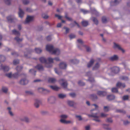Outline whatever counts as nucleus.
Masks as SVG:
<instances>
[{"mask_svg":"<svg viewBox=\"0 0 130 130\" xmlns=\"http://www.w3.org/2000/svg\"><path fill=\"white\" fill-rule=\"evenodd\" d=\"M46 50L52 54L58 55L60 53V51L58 48L54 49L51 45H47L46 46Z\"/></svg>","mask_w":130,"mask_h":130,"instance_id":"obj_1","label":"nucleus"},{"mask_svg":"<svg viewBox=\"0 0 130 130\" xmlns=\"http://www.w3.org/2000/svg\"><path fill=\"white\" fill-rule=\"evenodd\" d=\"M95 106V108L92 109L90 111L91 114L88 115V116L89 117H92L93 118H98L99 117L98 113L97 112H94L96 110V109L98 107V106L96 104L93 105Z\"/></svg>","mask_w":130,"mask_h":130,"instance_id":"obj_2","label":"nucleus"},{"mask_svg":"<svg viewBox=\"0 0 130 130\" xmlns=\"http://www.w3.org/2000/svg\"><path fill=\"white\" fill-rule=\"evenodd\" d=\"M59 82L61 85L64 88L67 87V84L66 80L64 79H61L59 80Z\"/></svg>","mask_w":130,"mask_h":130,"instance_id":"obj_3","label":"nucleus"},{"mask_svg":"<svg viewBox=\"0 0 130 130\" xmlns=\"http://www.w3.org/2000/svg\"><path fill=\"white\" fill-rule=\"evenodd\" d=\"M28 82V81L25 78L21 79L19 81V83L22 85H25L27 84Z\"/></svg>","mask_w":130,"mask_h":130,"instance_id":"obj_4","label":"nucleus"},{"mask_svg":"<svg viewBox=\"0 0 130 130\" xmlns=\"http://www.w3.org/2000/svg\"><path fill=\"white\" fill-rule=\"evenodd\" d=\"M56 100V98L53 96L47 98V100L48 102L51 104L55 103Z\"/></svg>","mask_w":130,"mask_h":130,"instance_id":"obj_5","label":"nucleus"},{"mask_svg":"<svg viewBox=\"0 0 130 130\" xmlns=\"http://www.w3.org/2000/svg\"><path fill=\"white\" fill-rule=\"evenodd\" d=\"M113 48H118L119 50L121 51L123 53H124L125 52L124 50L119 45L115 43H114Z\"/></svg>","mask_w":130,"mask_h":130,"instance_id":"obj_6","label":"nucleus"},{"mask_svg":"<svg viewBox=\"0 0 130 130\" xmlns=\"http://www.w3.org/2000/svg\"><path fill=\"white\" fill-rule=\"evenodd\" d=\"M34 17L28 15L27 16L26 21L24 22V24H26L28 23L29 22L32 21Z\"/></svg>","mask_w":130,"mask_h":130,"instance_id":"obj_7","label":"nucleus"},{"mask_svg":"<svg viewBox=\"0 0 130 130\" xmlns=\"http://www.w3.org/2000/svg\"><path fill=\"white\" fill-rule=\"evenodd\" d=\"M7 19L8 22H12L14 19H16L12 15L7 17Z\"/></svg>","mask_w":130,"mask_h":130,"instance_id":"obj_8","label":"nucleus"},{"mask_svg":"<svg viewBox=\"0 0 130 130\" xmlns=\"http://www.w3.org/2000/svg\"><path fill=\"white\" fill-rule=\"evenodd\" d=\"M59 66L60 68L63 69H66L67 65L66 63L62 62L59 64Z\"/></svg>","mask_w":130,"mask_h":130,"instance_id":"obj_9","label":"nucleus"},{"mask_svg":"<svg viewBox=\"0 0 130 130\" xmlns=\"http://www.w3.org/2000/svg\"><path fill=\"white\" fill-rule=\"evenodd\" d=\"M111 70L113 73H117L119 72L120 69L118 67H114L111 68Z\"/></svg>","mask_w":130,"mask_h":130,"instance_id":"obj_10","label":"nucleus"},{"mask_svg":"<svg viewBox=\"0 0 130 130\" xmlns=\"http://www.w3.org/2000/svg\"><path fill=\"white\" fill-rule=\"evenodd\" d=\"M97 94L101 96H104L106 95V93L103 91H98L97 93Z\"/></svg>","mask_w":130,"mask_h":130,"instance_id":"obj_11","label":"nucleus"},{"mask_svg":"<svg viewBox=\"0 0 130 130\" xmlns=\"http://www.w3.org/2000/svg\"><path fill=\"white\" fill-rule=\"evenodd\" d=\"M35 68L40 71H43L44 70L43 67L41 64H38Z\"/></svg>","mask_w":130,"mask_h":130,"instance_id":"obj_12","label":"nucleus"},{"mask_svg":"<svg viewBox=\"0 0 130 130\" xmlns=\"http://www.w3.org/2000/svg\"><path fill=\"white\" fill-rule=\"evenodd\" d=\"M94 61V59H91L90 61L87 64L88 67L89 68L91 67L93 64Z\"/></svg>","mask_w":130,"mask_h":130,"instance_id":"obj_13","label":"nucleus"},{"mask_svg":"<svg viewBox=\"0 0 130 130\" xmlns=\"http://www.w3.org/2000/svg\"><path fill=\"white\" fill-rule=\"evenodd\" d=\"M116 86L117 87L120 88L122 87L123 88L125 87V85L124 84H122L120 82H118L116 84Z\"/></svg>","mask_w":130,"mask_h":130,"instance_id":"obj_14","label":"nucleus"},{"mask_svg":"<svg viewBox=\"0 0 130 130\" xmlns=\"http://www.w3.org/2000/svg\"><path fill=\"white\" fill-rule=\"evenodd\" d=\"M67 103L68 105L71 107H73L76 104V103L74 101H68Z\"/></svg>","mask_w":130,"mask_h":130,"instance_id":"obj_15","label":"nucleus"},{"mask_svg":"<svg viewBox=\"0 0 130 130\" xmlns=\"http://www.w3.org/2000/svg\"><path fill=\"white\" fill-rule=\"evenodd\" d=\"M118 59V57L117 55H115L111 57L110 58V59L112 61L117 60Z\"/></svg>","mask_w":130,"mask_h":130,"instance_id":"obj_16","label":"nucleus"},{"mask_svg":"<svg viewBox=\"0 0 130 130\" xmlns=\"http://www.w3.org/2000/svg\"><path fill=\"white\" fill-rule=\"evenodd\" d=\"M100 64L98 62H97L96 63L95 66L93 67L92 70H96L100 67Z\"/></svg>","mask_w":130,"mask_h":130,"instance_id":"obj_17","label":"nucleus"},{"mask_svg":"<svg viewBox=\"0 0 130 130\" xmlns=\"http://www.w3.org/2000/svg\"><path fill=\"white\" fill-rule=\"evenodd\" d=\"M109 124H104L103 125V127L106 130H111V128L108 126Z\"/></svg>","mask_w":130,"mask_h":130,"instance_id":"obj_18","label":"nucleus"},{"mask_svg":"<svg viewBox=\"0 0 130 130\" xmlns=\"http://www.w3.org/2000/svg\"><path fill=\"white\" fill-rule=\"evenodd\" d=\"M24 13L23 11L20 8H19V16L21 18L23 17Z\"/></svg>","mask_w":130,"mask_h":130,"instance_id":"obj_19","label":"nucleus"},{"mask_svg":"<svg viewBox=\"0 0 130 130\" xmlns=\"http://www.w3.org/2000/svg\"><path fill=\"white\" fill-rule=\"evenodd\" d=\"M120 2V0H115L114 2H111L110 4L111 5H115L118 4Z\"/></svg>","mask_w":130,"mask_h":130,"instance_id":"obj_20","label":"nucleus"},{"mask_svg":"<svg viewBox=\"0 0 130 130\" xmlns=\"http://www.w3.org/2000/svg\"><path fill=\"white\" fill-rule=\"evenodd\" d=\"M115 96L113 95H108L107 97V99L109 100H111L114 99Z\"/></svg>","mask_w":130,"mask_h":130,"instance_id":"obj_21","label":"nucleus"},{"mask_svg":"<svg viewBox=\"0 0 130 130\" xmlns=\"http://www.w3.org/2000/svg\"><path fill=\"white\" fill-rule=\"evenodd\" d=\"M22 120L27 123H29L30 121V119L26 117L24 118Z\"/></svg>","mask_w":130,"mask_h":130,"instance_id":"obj_22","label":"nucleus"},{"mask_svg":"<svg viewBox=\"0 0 130 130\" xmlns=\"http://www.w3.org/2000/svg\"><path fill=\"white\" fill-rule=\"evenodd\" d=\"M39 59L40 62L42 63H46V59L43 57H40L39 58Z\"/></svg>","mask_w":130,"mask_h":130,"instance_id":"obj_23","label":"nucleus"},{"mask_svg":"<svg viewBox=\"0 0 130 130\" xmlns=\"http://www.w3.org/2000/svg\"><path fill=\"white\" fill-rule=\"evenodd\" d=\"M12 33L13 34H14V35L17 36H20V32L17 31L15 29H14L12 31Z\"/></svg>","mask_w":130,"mask_h":130,"instance_id":"obj_24","label":"nucleus"},{"mask_svg":"<svg viewBox=\"0 0 130 130\" xmlns=\"http://www.w3.org/2000/svg\"><path fill=\"white\" fill-rule=\"evenodd\" d=\"M50 87L52 89L56 91L58 90L59 89V88L58 87H57L56 86H50Z\"/></svg>","mask_w":130,"mask_h":130,"instance_id":"obj_25","label":"nucleus"},{"mask_svg":"<svg viewBox=\"0 0 130 130\" xmlns=\"http://www.w3.org/2000/svg\"><path fill=\"white\" fill-rule=\"evenodd\" d=\"M91 98L93 100H95L98 99V97L96 94H93L91 95Z\"/></svg>","mask_w":130,"mask_h":130,"instance_id":"obj_26","label":"nucleus"},{"mask_svg":"<svg viewBox=\"0 0 130 130\" xmlns=\"http://www.w3.org/2000/svg\"><path fill=\"white\" fill-rule=\"evenodd\" d=\"M56 81V79L54 78H50L48 80V81L50 83H54Z\"/></svg>","mask_w":130,"mask_h":130,"instance_id":"obj_27","label":"nucleus"},{"mask_svg":"<svg viewBox=\"0 0 130 130\" xmlns=\"http://www.w3.org/2000/svg\"><path fill=\"white\" fill-rule=\"evenodd\" d=\"M58 97L60 99H63L66 97V95L65 94H60L58 95Z\"/></svg>","mask_w":130,"mask_h":130,"instance_id":"obj_28","label":"nucleus"},{"mask_svg":"<svg viewBox=\"0 0 130 130\" xmlns=\"http://www.w3.org/2000/svg\"><path fill=\"white\" fill-rule=\"evenodd\" d=\"M92 19L93 21L95 24L97 25L98 24V21L96 18L94 17H92Z\"/></svg>","mask_w":130,"mask_h":130,"instance_id":"obj_29","label":"nucleus"},{"mask_svg":"<svg viewBox=\"0 0 130 130\" xmlns=\"http://www.w3.org/2000/svg\"><path fill=\"white\" fill-rule=\"evenodd\" d=\"M2 69H3L5 71H8L9 70L10 68L8 66H3Z\"/></svg>","mask_w":130,"mask_h":130,"instance_id":"obj_30","label":"nucleus"},{"mask_svg":"<svg viewBox=\"0 0 130 130\" xmlns=\"http://www.w3.org/2000/svg\"><path fill=\"white\" fill-rule=\"evenodd\" d=\"M121 79L124 81H127L128 80V77L127 76H122L120 77Z\"/></svg>","mask_w":130,"mask_h":130,"instance_id":"obj_31","label":"nucleus"},{"mask_svg":"<svg viewBox=\"0 0 130 130\" xmlns=\"http://www.w3.org/2000/svg\"><path fill=\"white\" fill-rule=\"evenodd\" d=\"M60 117L61 118L60 119H66L68 118V116L66 115L63 114L60 115Z\"/></svg>","mask_w":130,"mask_h":130,"instance_id":"obj_32","label":"nucleus"},{"mask_svg":"<svg viewBox=\"0 0 130 130\" xmlns=\"http://www.w3.org/2000/svg\"><path fill=\"white\" fill-rule=\"evenodd\" d=\"M116 111L118 113H125V111L122 109H118L116 110Z\"/></svg>","mask_w":130,"mask_h":130,"instance_id":"obj_33","label":"nucleus"},{"mask_svg":"<svg viewBox=\"0 0 130 130\" xmlns=\"http://www.w3.org/2000/svg\"><path fill=\"white\" fill-rule=\"evenodd\" d=\"M83 26L86 27L88 25V22L86 21H83L82 22Z\"/></svg>","mask_w":130,"mask_h":130,"instance_id":"obj_34","label":"nucleus"},{"mask_svg":"<svg viewBox=\"0 0 130 130\" xmlns=\"http://www.w3.org/2000/svg\"><path fill=\"white\" fill-rule=\"evenodd\" d=\"M110 108L109 106H105L104 107V110L105 112H107L110 110Z\"/></svg>","mask_w":130,"mask_h":130,"instance_id":"obj_35","label":"nucleus"},{"mask_svg":"<svg viewBox=\"0 0 130 130\" xmlns=\"http://www.w3.org/2000/svg\"><path fill=\"white\" fill-rule=\"evenodd\" d=\"M23 67L21 66H18L16 68V69L18 72H20L21 70L22 69Z\"/></svg>","mask_w":130,"mask_h":130,"instance_id":"obj_36","label":"nucleus"},{"mask_svg":"<svg viewBox=\"0 0 130 130\" xmlns=\"http://www.w3.org/2000/svg\"><path fill=\"white\" fill-rule=\"evenodd\" d=\"M35 50L36 53H40L42 52V50L39 48H36Z\"/></svg>","mask_w":130,"mask_h":130,"instance_id":"obj_37","label":"nucleus"},{"mask_svg":"<svg viewBox=\"0 0 130 130\" xmlns=\"http://www.w3.org/2000/svg\"><path fill=\"white\" fill-rule=\"evenodd\" d=\"M67 15H68L67 13H65V18L69 21H72V19L71 18L68 17V16Z\"/></svg>","mask_w":130,"mask_h":130,"instance_id":"obj_38","label":"nucleus"},{"mask_svg":"<svg viewBox=\"0 0 130 130\" xmlns=\"http://www.w3.org/2000/svg\"><path fill=\"white\" fill-rule=\"evenodd\" d=\"M19 75L18 72L13 74L12 75V77L15 78H17L18 77Z\"/></svg>","mask_w":130,"mask_h":130,"instance_id":"obj_39","label":"nucleus"},{"mask_svg":"<svg viewBox=\"0 0 130 130\" xmlns=\"http://www.w3.org/2000/svg\"><path fill=\"white\" fill-rule=\"evenodd\" d=\"M26 94L28 95H31L33 94V92L30 91H25Z\"/></svg>","mask_w":130,"mask_h":130,"instance_id":"obj_40","label":"nucleus"},{"mask_svg":"<svg viewBox=\"0 0 130 130\" xmlns=\"http://www.w3.org/2000/svg\"><path fill=\"white\" fill-rule=\"evenodd\" d=\"M5 60V57L2 55L0 56V61L1 62H4Z\"/></svg>","mask_w":130,"mask_h":130,"instance_id":"obj_41","label":"nucleus"},{"mask_svg":"<svg viewBox=\"0 0 130 130\" xmlns=\"http://www.w3.org/2000/svg\"><path fill=\"white\" fill-rule=\"evenodd\" d=\"M106 122L112 123V122L113 121L111 118H107L106 120Z\"/></svg>","mask_w":130,"mask_h":130,"instance_id":"obj_42","label":"nucleus"},{"mask_svg":"<svg viewBox=\"0 0 130 130\" xmlns=\"http://www.w3.org/2000/svg\"><path fill=\"white\" fill-rule=\"evenodd\" d=\"M14 39L17 41L18 42H20L22 41V39H21L20 38L18 37H17L15 38Z\"/></svg>","mask_w":130,"mask_h":130,"instance_id":"obj_43","label":"nucleus"},{"mask_svg":"<svg viewBox=\"0 0 130 130\" xmlns=\"http://www.w3.org/2000/svg\"><path fill=\"white\" fill-rule=\"evenodd\" d=\"M70 62L72 63L75 64L77 63L78 62V61L76 59H74L73 60H70Z\"/></svg>","mask_w":130,"mask_h":130,"instance_id":"obj_44","label":"nucleus"},{"mask_svg":"<svg viewBox=\"0 0 130 130\" xmlns=\"http://www.w3.org/2000/svg\"><path fill=\"white\" fill-rule=\"evenodd\" d=\"M81 11L84 14H86L89 13V11H88L84 9H81Z\"/></svg>","mask_w":130,"mask_h":130,"instance_id":"obj_45","label":"nucleus"},{"mask_svg":"<svg viewBox=\"0 0 130 130\" xmlns=\"http://www.w3.org/2000/svg\"><path fill=\"white\" fill-rule=\"evenodd\" d=\"M128 99V95H125L122 97V99L124 101L127 100Z\"/></svg>","mask_w":130,"mask_h":130,"instance_id":"obj_46","label":"nucleus"},{"mask_svg":"<svg viewBox=\"0 0 130 130\" xmlns=\"http://www.w3.org/2000/svg\"><path fill=\"white\" fill-rule=\"evenodd\" d=\"M66 120L65 119H60V122L61 123L66 124Z\"/></svg>","mask_w":130,"mask_h":130,"instance_id":"obj_47","label":"nucleus"},{"mask_svg":"<svg viewBox=\"0 0 130 130\" xmlns=\"http://www.w3.org/2000/svg\"><path fill=\"white\" fill-rule=\"evenodd\" d=\"M12 75L11 72L7 73L5 74V75L9 78H11L12 77Z\"/></svg>","mask_w":130,"mask_h":130,"instance_id":"obj_48","label":"nucleus"},{"mask_svg":"<svg viewBox=\"0 0 130 130\" xmlns=\"http://www.w3.org/2000/svg\"><path fill=\"white\" fill-rule=\"evenodd\" d=\"M29 72L32 74H33L35 75L36 74V71L33 69H30L29 71Z\"/></svg>","mask_w":130,"mask_h":130,"instance_id":"obj_49","label":"nucleus"},{"mask_svg":"<svg viewBox=\"0 0 130 130\" xmlns=\"http://www.w3.org/2000/svg\"><path fill=\"white\" fill-rule=\"evenodd\" d=\"M2 90L3 92L5 93H6L7 92L8 90V89L6 87H3L2 88Z\"/></svg>","mask_w":130,"mask_h":130,"instance_id":"obj_50","label":"nucleus"},{"mask_svg":"<svg viewBox=\"0 0 130 130\" xmlns=\"http://www.w3.org/2000/svg\"><path fill=\"white\" fill-rule=\"evenodd\" d=\"M23 3L25 5L28 4L29 3V0H22Z\"/></svg>","mask_w":130,"mask_h":130,"instance_id":"obj_51","label":"nucleus"},{"mask_svg":"<svg viewBox=\"0 0 130 130\" xmlns=\"http://www.w3.org/2000/svg\"><path fill=\"white\" fill-rule=\"evenodd\" d=\"M111 91L113 92H117L118 91V90L117 88H113L111 89Z\"/></svg>","mask_w":130,"mask_h":130,"instance_id":"obj_52","label":"nucleus"},{"mask_svg":"<svg viewBox=\"0 0 130 130\" xmlns=\"http://www.w3.org/2000/svg\"><path fill=\"white\" fill-rule=\"evenodd\" d=\"M13 63L14 65L17 64L19 63V60L18 59L14 60L13 61Z\"/></svg>","mask_w":130,"mask_h":130,"instance_id":"obj_53","label":"nucleus"},{"mask_svg":"<svg viewBox=\"0 0 130 130\" xmlns=\"http://www.w3.org/2000/svg\"><path fill=\"white\" fill-rule=\"evenodd\" d=\"M102 22L103 23H105L107 22V20L105 17H103L102 18Z\"/></svg>","mask_w":130,"mask_h":130,"instance_id":"obj_54","label":"nucleus"},{"mask_svg":"<svg viewBox=\"0 0 130 130\" xmlns=\"http://www.w3.org/2000/svg\"><path fill=\"white\" fill-rule=\"evenodd\" d=\"M129 123V122L127 120L124 121H123V123L125 125H128Z\"/></svg>","mask_w":130,"mask_h":130,"instance_id":"obj_55","label":"nucleus"},{"mask_svg":"<svg viewBox=\"0 0 130 130\" xmlns=\"http://www.w3.org/2000/svg\"><path fill=\"white\" fill-rule=\"evenodd\" d=\"M69 95L72 98H74L76 96V94L75 93H71L69 94Z\"/></svg>","mask_w":130,"mask_h":130,"instance_id":"obj_56","label":"nucleus"},{"mask_svg":"<svg viewBox=\"0 0 130 130\" xmlns=\"http://www.w3.org/2000/svg\"><path fill=\"white\" fill-rule=\"evenodd\" d=\"M48 60L50 63H53V60H54V58H52L50 57L48 58Z\"/></svg>","mask_w":130,"mask_h":130,"instance_id":"obj_57","label":"nucleus"},{"mask_svg":"<svg viewBox=\"0 0 130 130\" xmlns=\"http://www.w3.org/2000/svg\"><path fill=\"white\" fill-rule=\"evenodd\" d=\"M5 3L8 5H9L10 4V0H4Z\"/></svg>","mask_w":130,"mask_h":130,"instance_id":"obj_58","label":"nucleus"},{"mask_svg":"<svg viewBox=\"0 0 130 130\" xmlns=\"http://www.w3.org/2000/svg\"><path fill=\"white\" fill-rule=\"evenodd\" d=\"M38 90L39 92H40L43 93L44 90V89L41 88H39L38 89Z\"/></svg>","mask_w":130,"mask_h":130,"instance_id":"obj_59","label":"nucleus"},{"mask_svg":"<svg viewBox=\"0 0 130 130\" xmlns=\"http://www.w3.org/2000/svg\"><path fill=\"white\" fill-rule=\"evenodd\" d=\"M45 66L47 68H50L52 66L50 64V63H46L45 64Z\"/></svg>","mask_w":130,"mask_h":130,"instance_id":"obj_60","label":"nucleus"},{"mask_svg":"<svg viewBox=\"0 0 130 130\" xmlns=\"http://www.w3.org/2000/svg\"><path fill=\"white\" fill-rule=\"evenodd\" d=\"M36 108H38L39 106V102L37 101L36 102H35L34 104Z\"/></svg>","mask_w":130,"mask_h":130,"instance_id":"obj_61","label":"nucleus"},{"mask_svg":"<svg viewBox=\"0 0 130 130\" xmlns=\"http://www.w3.org/2000/svg\"><path fill=\"white\" fill-rule=\"evenodd\" d=\"M75 117L77 118H78V120L79 121H81L82 120V118L80 116L76 115Z\"/></svg>","mask_w":130,"mask_h":130,"instance_id":"obj_62","label":"nucleus"},{"mask_svg":"<svg viewBox=\"0 0 130 130\" xmlns=\"http://www.w3.org/2000/svg\"><path fill=\"white\" fill-rule=\"evenodd\" d=\"M78 84L80 86H84L85 85V84L84 83L81 81H79L78 82Z\"/></svg>","mask_w":130,"mask_h":130,"instance_id":"obj_63","label":"nucleus"},{"mask_svg":"<svg viewBox=\"0 0 130 130\" xmlns=\"http://www.w3.org/2000/svg\"><path fill=\"white\" fill-rule=\"evenodd\" d=\"M85 130H90V126L89 125H87L85 126Z\"/></svg>","mask_w":130,"mask_h":130,"instance_id":"obj_64","label":"nucleus"}]
</instances>
